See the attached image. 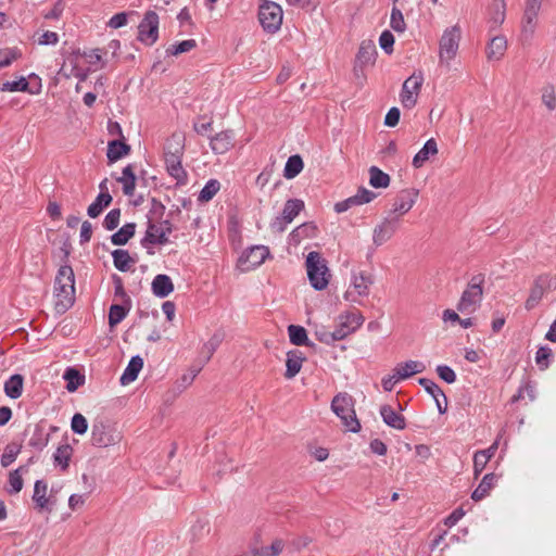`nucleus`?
<instances>
[{"label": "nucleus", "instance_id": "29", "mask_svg": "<svg viewBox=\"0 0 556 556\" xmlns=\"http://www.w3.org/2000/svg\"><path fill=\"white\" fill-rule=\"evenodd\" d=\"M497 480V477L495 473H486L479 485L473 490L471 494V498L475 502H479L483 500L485 496L489 495V492L492 490V488L495 485V482Z\"/></svg>", "mask_w": 556, "mask_h": 556}, {"label": "nucleus", "instance_id": "42", "mask_svg": "<svg viewBox=\"0 0 556 556\" xmlns=\"http://www.w3.org/2000/svg\"><path fill=\"white\" fill-rule=\"evenodd\" d=\"M73 454V448L70 444L60 445L53 454L55 466H60L62 470H66Z\"/></svg>", "mask_w": 556, "mask_h": 556}, {"label": "nucleus", "instance_id": "23", "mask_svg": "<svg viewBox=\"0 0 556 556\" xmlns=\"http://www.w3.org/2000/svg\"><path fill=\"white\" fill-rule=\"evenodd\" d=\"M304 359H305V357L301 351H299V350L289 351L287 353V361H286L287 370L285 372V377L287 379H292L293 377H295L300 372Z\"/></svg>", "mask_w": 556, "mask_h": 556}, {"label": "nucleus", "instance_id": "12", "mask_svg": "<svg viewBox=\"0 0 556 556\" xmlns=\"http://www.w3.org/2000/svg\"><path fill=\"white\" fill-rule=\"evenodd\" d=\"M116 442L111 427L102 420L94 421L91 427V443L97 447H106Z\"/></svg>", "mask_w": 556, "mask_h": 556}, {"label": "nucleus", "instance_id": "5", "mask_svg": "<svg viewBox=\"0 0 556 556\" xmlns=\"http://www.w3.org/2000/svg\"><path fill=\"white\" fill-rule=\"evenodd\" d=\"M282 8L269 0H264L258 7V21L263 29L268 34L277 33L282 24Z\"/></svg>", "mask_w": 556, "mask_h": 556}, {"label": "nucleus", "instance_id": "50", "mask_svg": "<svg viewBox=\"0 0 556 556\" xmlns=\"http://www.w3.org/2000/svg\"><path fill=\"white\" fill-rule=\"evenodd\" d=\"M390 26L396 33H404L406 29V23L403 13L401 9H399L395 4H393L391 10Z\"/></svg>", "mask_w": 556, "mask_h": 556}, {"label": "nucleus", "instance_id": "60", "mask_svg": "<svg viewBox=\"0 0 556 556\" xmlns=\"http://www.w3.org/2000/svg\"><path fill=\"white\" fill-rule=\"evenodd\" d=\"M121 218V210L119 208H113L111 210L103 220V227L106 230H114L118 224Z\"/></svg>", "mask_w": 556, "mask_h": 556}, {"label": "nucleus", "instance_id": "38", "mask_svg": "<svg viewBox=\"0 0 556 556\" xmlns=\"http://www.w3.org/2000/svg\"><path fill=\"white\" fill-rule=\"evenodd\" d=\"M131 308V303L112 304L109 312V324L111 327L119 324Z\"/></svg>", "mask_w": 556, "mask_h": 556}, {"label": "nucleus", "instance_id": "31", "mask_svg": "<svg viewBox=\"0 0 556 556\" xmlns=\"http://www.w3.org/2000/svg\"><path fill=\"white\" fill-rule=\"evenodd\" d=\"M112 200L113 198L109 192H100L96 200L88 206V216L91 218H97L103 212V210L111 204Z\"/></svg>", "mask_w": 556, "mask_h": 556}, {"label": "nucleus", "instance_id": "28", "mask_svg": "<svg viewBox=\"0 0 556 556\" xmlns=\"http://www.w3.org/2000/svg\"><path fill=\"white\" fill-rule=\"evenodd\" d=\"M143 367V359L139 356H132L121 376V383L126 386L132 381H135Z\"/></svg>", "mask_w": 556, "mask_h": 556}, {"label": "nucleus", "instance_id": "57", "mask_svg": "<svg viewBox=\"0 0 556 556\" xmlns=\"http://www.w3.org/2000/svg\"><path fill=\"white\" fill-rule=\"evenodd\" d=\"M552 357V350L548 346H541L535 354V363L541 369H546Z\"/></svg>", "mask_w": 556, "mask_h": 556}, {"label": "nucleus", "instance_id": "22", "mask_svg": "<svg viewBox=\"0 0 556 556\" xmlns=\"http://www.w3.org/2000/svg\"><path fill=\"white\" fill-rule=\"evenodd\" d=\"M438 154V144L433 138L426 141L424 147L415 154L413 159V166L420 168L431 157Z\"/></svg>", "mask_w": 556, "mask_h": 556}, {"label": "nucleus", "instance_id": "26", "mask_svg": "<svg viewBox=\"0 0 556 556\" xmlns=\"http://www.w3.org/2000/svg\"><path fill=\"white\" fill-rule=\"evenodd\" d=\"M374 283L371 275L364 271L354 273L352 275L351 286L354 292L359 296H367L369 294V288Z\"/></svg>", "mask_w": 556, "mask_h": 556}, {"label": "nucleus", "instance_id": "56", "mask_svg": "<svg viewBox=\"0 0 556 556\" xmlns=\"http://www.w3.org/2000/svg\"><path fill=\"white\" fill-rule=\"evenodd\" d=\"M71 428H72L74 433L85 434L87 432V430H88V421L85 418V416H83L79 413H76L72 417Z\"/></svg>", "mask_w": 556, "mask_h": 556}, {"label": "nucleus", "instance_id": "37", "mask_svg": "<svg viewBox=\"0 0 556 556\" xmlns=\"http://www.w3.org/2000/svg\"><path fill=\"white\" fill-rule=\"evenodd\" d=\"M400 378L407 379L416 374H420L426 369L424 363L418 361H407L396 366Z\"/></svg>", "mask_w": 556, "mask_h": 556}, {"label": "nucleus", "instance_id": "36", "mask_svg": "<svg viewBox=\"0 0 556 556\" xmlns=\"http://www.w3.org/2000/svg\"><path fill=\"white\" fill-rule=\"evenodd\" d=\"M117 181L123 184V192L126 195H134L136 189V175L132 165H127L123 169V176L117 178Z\"/></svg>", "mask_w": 556, "mask_h": 556}, {"label": "nucleus", "instance_id": "16", "mask_svg": "<svg viewBox=\"0 0 556 556\" xmlns=\"http://www.w3.org/2000/svg\"><path fill=\"white\" fill-rule=\"evenodd\" d=\"M488 23L490 31L496 30L506 18V2L505 0H492L488 8Z\"/></svg>", "mask_w": 556, "mask_h": 556}, {"label": "nucleus", "instance_id": "41", "mask_svg": "<svg viewBox=\"0 0 556 556\" xmlns=\"http://www.w3.org/2000/svg\"><path fill=\"white\" fill-rule=\"evenodd\" d=\"M63 378L67 382L66 389L68 392L76 391L80 386L85 383V376L73 367H68L64 371Z\"/></svg>", "mask_w": 556, "mask_h": 556}, {"label": "nucleus", "instance_id": "7", "mask_svg": "<svg viewBox=\"0 0 556 556\" xmlns=\"http://www.w3.org/2000/svg\"><path fill=\"white\" fill-rule=\"evenodd\" d=\"M424 84V75L421 72H415L409 76L402 86L400 94L401 103L405 109H412L417 103V98Z\"/></svg>", "mask_w": 556, "mask_h": 556}, {"label": "nucleus", "instance_id": "58", "mask_svg": "<svg viewBox=\"0 0 556 556\" xmlns=\"http://www.w3.org/2000/svg\"><path fill=\"white\" fill-rule=\"evenodd\" d=\"M113 282H114V295L115 298H117L118 300H121V302H124L126 304L128 303H131V300L129 298V295L126 293L125 289H124V285H123V280L119 276L117 275H113Z\"/></svg>", "mask_w": 556, "mask_h": 556}, {"label": "nucleus", "instance_id": "8", "mask_svg": "<svg viewBox=\"0 0 556 556\" xmlns=\"http://www.w3.org/2000/svg\"><path fill=\"white\" fill-rule=\"evenodd\" d=\"M460 40V29L458 26H452L444 30L440 39V60L448 62L455 58Z\"/></svg>", "mask_w": 556, "mask_h": 556}, {"label": "nucleus", "instance_id": "53", "mask_svg": "<svg viewBox=\"0 0 556 556\" xmlns=\"http://www.w3.org/2000/svg\"><path fill=\"white\" fill-rule=\"evenodd\" d=\"M315 336L318 341L326 344H331L336 341L343 340V334H341L340 331H337L336 329L333 331H328L325 329L317 330Z\"/></svg>", "mask_w": 556, "mask_h": 556}, {"label": "nucleus", "instance_id": "6", "mask_svg": "<svg viewBox=\"0 0 556 556\" xmlns=\"http://www.w3.org/2000/svg\"><path fill=\"white\" fill-rule=\"evenodd\" d=\"M159 24L157 13L151 10L147 11L138 25L137 39L146 46H153L159 39Z\"/></svg>", "mask_w": 556, "mask_h": 556}, {"label": "nucleus", "instance_id": "20", "mask_svg": "<svg viewBox=\"0 0 556 556\" xmlns=\"http://www.w3.org/2000/svg\"><path fill=\"white\" fill-rule=\"evenodd\" d=\"M30 431V438L28 440V445L34 447L35 450L42 451L49 443L50 434L46 431V428L42 424H36L33 429H26V432Z\"/></svg>", "mask_w": 556, "mask_h": 556}, {"label": "nucleus", "instance_id": "48", "mask_svg": "<svg viewBox=\"0 0 556 556\" xmlns=\"http://www.w3.org/2000/svg\"><path fill=\"white\" fill-rule=\"evenodd\" d=\"M22 446L17 443H9L1 455L0 462L3 468L9 467L15 462L16 457L21 453Z\"/></svg>", "mask_w": 556, "mask_h": 556}, {"label": "nucleus", "instance_id": "51", "mask_svg": "<svg viewBox=\"0 0 556 556\" xmlns=\"http://www.w3.org/2000/svg\"><path fill=\"white\" fill-rule=\"evenodd\" d=\"M195 47H197V41L194 39H187L181 42L170 45L166 49V54L176 56L178 54L189 52L192 49H194Z\"/></svg>", "mask_w": 556, "mask_h": 556}, {"label": "nucleus", "instance_id": "4", "mask_svg": "<svg viewBox=\"0 0 556 556\" xmlns=\"http://www.w3.org/2000/svg\"><path fill=\"white\" fill-rule=\"evenodd\" d=\"M333 413L342 420L349 431L357 433L361 430V424L356 418L353 408L352 397L348 394H338L331 402Z\"/></svg>", "mask_w": 556, "mask_h": 556}, {"label": "nucleus", "instance_id": "61", "mask_svg": "<svg viewBox=\"0 0 556 556\" xmlns=\"http://www.w3.org/2000/svg\"><path fill=\"white\" fill-rule=\"evenodd\" d=\"M165 213V205L155 198L151 199V206L148 213L149 220L161 219Z\"/></svg>", "mask_w": 556, "mask_h": 556}, {"label": "nucleus", "instance_id": "40", "mask_svg": "<svg viewBox=\"0 0 556 556\" xmlns=\"http://www.w3.org/2000/svg\"><path fill=\"white\" fill-rule=\"evenodd\" d=\"M304 163L299 154L289 156L283 169V177L287 179H293L303 169Z\"/></svg>", "mask_w": 556, "mask_h": 556}, {"label": "nucleus", "instance_id": "39", "mask_svg": "<svg viewBox=\"0 0 556 556\" xmlns=\"http://www.w3.org/2000/svg\"><path fill=\"white\" fill-rule=\"evenodd\" d=\"M317 232V227L313 223H304L294 228L291 233V240L295 243L301 242L306 238H314Z\"/></svg>", "mask_w": 556, "mask_h": 556}, {"label": "nucleus", "instance_id": "15", "mask_svg": "<svg viewBox=\"0 0 556 556\" xmlns=\"http://www.w3.org/2000/svg\"><path fill=\"white\" fill-rule=\"evenodd\" d=\"M417 198H418V190H416V189L402 190L394 199V202L392 204V206H393L392 214L393 213H399L400 215L406 214L414 206Z\"/></svg>", "mask_w": 556, "mask_h": 556}, {"label": "nucleus", "instance_id": "44", "mask_svg": "<svg viewBox=\"0 0 556 556\" xmlns=\"http://www.w3.org/2000/svg\"><path fill=\"white\" fill-rule=\"evenodd\" d=\"M67 286V287H75V275L73 268L64 264L60 266L55 279H54V286Z\"/></svg>", "mask_w": 556, "mask_h": 556}, {"label": "nucleus", "instance_id": "43", "mask_svg": "<svg viewBox=\"0 0 556 556\" xmlns=\"http://www.w3.org/2000/svg\"><path fill=\"white\" fill-rule=\"evenodd\" d=\"M369 184L374 188H387L390 185V176L377 166L369 168Z\"/></svg>", "mask_w": 556, "mask_h": 556}, {"label": "nucleus", "instance_id": "47", "mask_svg": "<svg viewBox=\"0 0 556 556\" xmlns=\"http://www.w3.org/2000/svg\"><path fill=\"white\" fill-rule=\"evenodd\" d=\"M290 342L294 345H306L308 338L307 332L302 326L290 325L288 327Z\"/></svg>", "mask_w": 556, "mask_h": 556}, {"label": "nucleus", "instance_id": "55", "mask_svg": "<svg viewBox=\"0 0 556 556\" xmlns=\"http://www.w3.org/2000/svg\"><path fill=\"white\" fill-rule=\"evenodd\" d=\"M285 547L282 540H275L269 546H264L260 552H256L258 556H278Z\"/></svg>", "mask_w": 556, "mask_h": 556}, {"label": "nucleus", "instance_id": "49", "mask_svg": "<svg viewBox=\"0 0 556 556\" xmlns=\"http://www.w3.org/2000/svg\"><path fill=\"white\" fill-rule=\"evenodd\" d=\"M538 25V18L522 15L521 21V40L529 41L532 39Z\"/></svg>", "mask_w": 556, "mask_h": 556}, {"label": "nucleus", "instance_id": "45", "mask_svg": "<svg viewBox=\"0 0 556 556\" xmlns=\"http://www.w3.org/2000/svg\"><path fill=\"white\" fill-rule=\"evenodd\" d=\"M304 208V202L300 199H290L285 203L282 216L291 223Z\"/></svg>", "mask_w": 556, "mask_h": 556}, {"label": "nucleus", "instance_id": "25", "mask_svg": "<svg viewBox=\"0 0 556 556\" xmlns=\"http://www.w3.org/2000/svg\"><path fill=\"white\" fill-rule=\"evenodd\" d=\"M377 48L372 41H363L356 54V63L361 66L372 65L376 61Z\"/></svg>", "mask_w": 556, "mask_h": 556}, {"label": "nucleus", "instance_id": "64", "mask_svg": "<svg viewBox=\"0 0 556 556\" xmlns=\"http://www.w3.org/2000/svg\"><path fill=\"white\" fill-rule=\"evenodd\" d=\"M355 203L363 205L369 203L376 198V193L362 187L357 190L356 194L353 195Z\"/></svg>", "mask_w": 556, "mask_h": 556}, {"label": "nucleus", "instance_id": "32", "mask_svg": "<svg viewBox=\"0 0 556 556\" xmlns=\"http://www.w3.org/2000/svg\"><path fill=\"white\" fill-rule=\"evenodd\" d=\"M24 378L20 374L12 375L4 382V393L12 400L18 399L23 393Z\"/></svg>", "mask_w": 556, "mask_h": 556}, {"label": "nucleus", "instance_id": "54", "mask_svg": "<svg viewBox=\"0 0 556 556\" xmlns=\"http://www.w3.org/2000/svg\"><path fill=\"white\" fill-rule=\"evenodd\" d=\"M542 102L549 111L556 109V94L553 85H547L542 89Z\"/></svg>", "mask_w": 556, "mask_h": 556}, {"label": "nucleus", "instance_id": "17", "mask_svg": "<svg viewBox=\"0 0 556 556\" xmlns=\"http://www.w3.org/2000/svg\"><path fill=\"white\" fill-rule=\"evenodd\" d=\"M235 142V134L232 130H224L211 137L210 146L215 154H225Z\"/></svg>", "mask_w": 556, "mask_h": 556}, {"label": "nucleus", "instance_id": "30", "mask_svg": "<svg viewBox=\"0 0 556 556\" xmlns=\"http://www.w3.org/2000/svg\"><path fill=\"white\" fill-rule=\"evenodd\" d=\"M28 472V465L20 466L18 468L10 471L8 479V493L9 494H17L23 489V478L24 473Z\"/></svg>", "mask_w": 556, "mask_h": 556}, {"label": "nucleus", "instance_id": "46", "mask_svg": "<svg viewBox=\"0 0 556 556\" xmlns=\"http://www.w3.org/2000/svg\"><path fill=\"white\" fill-rule=\"evenodd\" d=\"M220 189V184L217 179H210L199 193L198 201L205 203L211 201Z\"/></svg>", "mask_w": 556, "mask_h": 556}, {"label": "nucleus", "instance_id": "21", "mask_svg": "<svg viewBox=\"0 0 556 556\" xmlns=\"http://www.w3.org/2000/svg\"><path fill=\"white\" fill-rule=\"evenodd\" d=\"M48 484L43 480H37L34 485L33 501L39 511L51 510L50 498L47 496Z\"/></svg>", "mask_w": 556, "mask_h": 556}, {"label": "nucleus", "instance_id": "10", "mask_svg": "<svg viewBox=\"0 0 556 556\" xmlns=\"http://www.w3.org/2000/svg\"><path fill=\"white\" fill-rule=\"evenodd\" d=\"M269 256V250L265 245H254L247 249L238 261L241 271H250L262 265Z\"/></svg>", "mask_w": 556, "mask_h": 556}, {"label": "nucleus", "instance_id": "9", "mask_svg": "<svg viewBox=\"0 0 556 556\" xmlns=\"http://www.w3.org/2000/svg\"><path fill=\"white\" fill-rule=\"evenodd\" d=\"M556 288V278L551 277L548 274L540 275L535 278L530 294L526 301V308L533 309L544 296L547 290Z\"/></svg>", "mask_w": 556, "mask_h": 556}, {"label": "nucleus", "instance_id": "19", "mask_svg": "<svg viewBox=\"0 0 556 556\" xmlns=\"http://www.w3.org/2000/svg\"><path fill=\"white\" fill-rule=\"evenodd\" d=\"M380 415L387 426L396 430H404L406 428L405 417L397 413L392 406L387 404L382 405L380 407Z\"/></svg>", "mask_w": 556, "mask_h": 556}, {"label": "nucleus", "instance_id": "33", "mask_svg": "<svg viewBox=\"0 0 556 556\" xmlns=\"http://www.w3.org/2000/svg\"><path fill=\"white\" fill-rule=\"evenodd\" d=\"M112 257L115 268L123 273L128 271L136 263V261L130 257L129 252L123 249L114 250Z\"/></svg>", "mask_w": 556, "mask_h": 556}, {"label": "nucleus", "instance_id": "1", "mask_svg": "<svg viewBox=\"0 0 556 556\" xmlns=\"http://www.w3.org/2000/svg\"><path fill=\"white\" fill-rule=\"evenodd\" d=\"M185 152V136L182 134H173L164 146V161L167 173L178 182H185L187 173L182 167L181 161Z\"/></svg>", "mask_w": 556, "mask_h": 556}, {"label": "nucleus", "instance_id": "35", "mask_svg": "<svg viewBox=\"0 0 556 556\" xmlns=\"http://www.w3.org/2000/svg\"><path fill=\"white\" fill-rule=\"evenodd\" d=\"M130 147L121 140H112L109 142L106 156L110 162H116L123 156L127 155Z\"/></svg>", "mask_w": 556, "mask_h": 556}, {"label": "nucleus", "instance_id": "62", "mask_svg": "<svg viewBox=\"0 0 556 556\" xmlns=\"http://www.w3.org/2000/svg\"><path fill=\"white\" fill-rule=\"evenodd\" d=\"M435 371L440 379L445 381L446 383H454L456 381L455 371L447 365H438Z\"/></svg>", "mask_w": 556, "mask_h": 556}, {"label": "nucleus", "instance_id": "3", "mask_svg": "<svg viewBox=\"0 0 556 556\" xmlns=\"http://www.w3.org/2000/svg\"><path fill=\"white\" fill-rule=\"evenodd\" d=\"M484 282L483 274H477L471 277L457 303V311L460 313H472L479 307L483 298Z\"/></svg>", "mask_w": 556, "mask_h": 556}, {"label": "nucleus", "instance_id": "14", "mask_svg": "<svg viewBox=\"0 0 556 556\" xmlns=\"http://www.w3.org/2000/svg\"><path fill=\"white\" fill-rule=\"evenodd\" d=\"M418 383L433 397L438 412L444 414L447 408V397L443 390L433 380L428 378H419Z\"/></svg>", "mask_w": 556, "mask_h": 556}, {"label": "nucleus", "instance_id": "63", "mask_svg": "<svg viewBox=\"0 0 556 556\" xmlns=\"http://www.w3.org/2000/svg\"><path fill=\"white\" fill-rule=\"evenodd\" d=\"M379 45L386 53L391 54L394 45V36L392 33L389 30L382 31L379 38Z\"/></svg>", "mask_w": 556, "mask_h": 556}, {"label": "nucleus", "instance_id": "11", "mask_svg": "<svg viewBox=\"0 0 556 556\" xmlns=\"http://www.w3.org/2000/svg\"><path fill=\"white\" fill-rule=\"evenodd\" d=\"M400 226V217L389 215L379 225L374 228L372 242L376 247L382 245L390 240Z\"/></svg>", "mask_w": 556, "mask_h": 556}, {"label": "nucleus", "instance_id": "2", "mask_svg": "<svg viewBox=\"0 0 556 556\" xmlns=\"http://www.w3.org/2000/svg\"><path fill=\"white\" fill-rule=\"evenodd\" d=\"M305 265L311 286L318 291L326 289L329 285L330 273L321 254L316 251L309 252Z\"/></svg>", "mask_w": 556, "mask_h": 556}, {"label": "nucleus", "instance_id": "27", "mask_svg": "<svg viewBox=\"0 0 556 556\" xmlns=\"http://www.w3.org/2000/svg\"><path fill=\"white\" fill-rule=\"evenodd\" d=\"M507 49V40L505 36H494L491 38L488 48H486V56L489 60H501Z\"/></svg>", "mask_w": 556, "mask_h": 556}, {"label": "nucleus", "instance_id": "18", "mask_svg": "<svg viewBox=\"0 0 556 556\" xmlns=\"http://www.w3.org/2000/svg\"><path fill=\"white\" fill-rule=\"evenodd\" d=\"M363 323L364 317L361 313H348L339 317V325L336 328V330L340 331V333L343 334L344 339L350 333L357 330L363 325Z\"/></svg>", "mask_w": 556, "mask_h": 556}, {"label": "nucleus", "instance_id": "52", "mask_svg": "<svg viewBox=\"0 0 556 556\" xmlns=\"http://www.w3.org/2000/svg\"><path fill=\"white\" fill-rule=\"evenodd\" d=\"M170 232L160 229L159 235H154L152 232L146 233L144 237L141 240V245L147 248L149 244H166L168 242V235Z\"/></svg>", "mask_w": 556, "mask_h": 556}, {"label": "nucleus", "instance_id": "34", "mask_svg": "<svg viewBox=\"0 0 556 556\" xmlns=\"http://www.w3.org/2000/svg\"><path fill=\"white\" fill-rule=\"evenodd\" d=\"M136 232V224L127 223L111 236V242L114 245H125Z\"/></svg>", "mask_w": 556, "mask_h": 556}, {"label": "nucleus", "instance_id": "59", "mask_svg": "<svg viewBox=\"0 0 556 556\" xmlns=\"http://www.w3.org/2000/svg\"><path fill=\"white\" fill-rule=\"evenodd\" d=\"M28 87H29V84L26 80V78L25 77H21L18 80L5 81L2 85L1 90L2 91H11V92H14V91H27Z\"/></svg>", "mask_w": 556, "mask_h": 556}, {"label": "nucleus", "instance_id": "24", "mask_svg": "<svg viewBox=\"0 0 556 556\" xmlns=\"http://www.w3.org/2000/svg\"><path fill=\"white\" fill-rule=\"evenodd\" d=\"M174 291V283L169 276L160 274L152 281V292L157 298H166Z\"/></svg>", "mask_w": 556, "mask_h": 556}, {"label": "nucleus", "instance_id": "13", "mask_svg": "<svg viewBox=\"0 0 556 556\" xmlns=\"http://www.w3.org/2000/svg\"><path fill=\"white\" fill-rule=\"evenodd\" d=\"M55 311L60 314L68 311L75 302V287L54 286Z\"/></svg>", "mask_w": 556, "mask_h": 556}]
</instances>
